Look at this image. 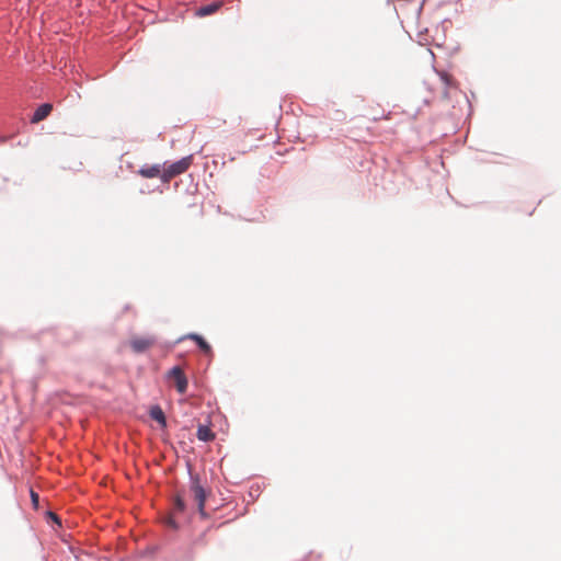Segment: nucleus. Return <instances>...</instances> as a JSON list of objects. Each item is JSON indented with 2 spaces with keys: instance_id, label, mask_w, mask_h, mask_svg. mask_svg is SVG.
<instances>
[{
  "instance_id": "8",
  "label": "nucleus",
  "mask_w": 561,
  "mask_h": 561,
  "mask_svg": "<svg viewBox=\"0 0 561 561\" xmlns=\"http://www.w3.org/2000/svg\"><path fill=\"white\" fill-rule=\"evenodd\" d=\"M221 7V2H214L207 5H203L197 9L196 14L198 16H207L215 13Z\"/></svg>"
},
{
  "instance_id": "7",
  "label": "nucleus",
  "mask_w": 561,
  "mask_h": 561,
  "mask_svg": "<svg viewBox=\"0 0 561 561\" xmlns=\"http://www.w3.org/2000/svg\"><path fill=\"white\" fill-rule=\"evenodd\" d=\"M196 436L202 442H211L215 439L214 432L206 425H198Z\"/></svg>"
},
{
  "instance_id": "10",
  "label": "nucleus",
  "mask_w": 561,
  "mask_h": 561,
  "mask_svg": "<svg viewBox=\"0 0 561 561\" xmlns=\"http://www.w3.org/2000/svg\"><path fill=\"white\" fill-rule=\"evenodd\" d=\"M150 416L157 421L158 423H160L162 426H165L167 424V420H165V415L163 413V411L161 410L160 407H153L151 410H150Z\"/></svg>"
},
{
  "instance_id": "6",
  "label": "nucleus",
  "mask_w": 561,
  "mask_h": 561,
  "mask_svg": "<svg viewBox=\"0 0 561 561\" xmlns=\"http://www.w3.org/2000/svg\"><path fill=\"white\" fill-rule=\"evenodd\" d=\"M138 173L146 179L160 178L162 174V169L159 164L153 165H145L142 167Z\"/></svg>"
},
{
  "instance_id": "2",
  "label": "nucleus",
  "mask_w": 561,
  "mask_h": 561,
  "mask_svg": "<svg viewBox=\"0 0 561 561\" xmlns=\"http://www.w3.org/2000/svg\"><path fill=\"white\" fill-rule=\"evenodd\" d=\"M157 342L153 335L134 336L129 341V345L135 353H144L151 348Z\"/></svg>"
},
{
  "instance_id": "5",
  "label": "nucleus",
  "mask_w": 561,
  "mask_h": 561,
  "mask_svg": "<svg viewBox=\"0 0 561 561\" xmlns=\"http://www.w3.org/2000/svg\"><path fill=\"white\" fill-rule=\"evenodd\" d=\"M53 111V105L50 103H44L41 106L37 107V110L34 112L31 123L37 124L42 121H44Z\"/></svg>"
},
{
  "instance_id": "9",
  "label": "nucleus",
  "mask_w": 561,
  "mask_h": 561,
  "mask_svg": "<svg viewBox=\"0 0 561 561\" xmlns=\"http://www.w3.org/2000/svg\"><path fill=\"white\" fill-rule=\"evenodd\" d=\"M188 339L195 341L204 353L208 354L211 352L210 345L201 335L193 333L188 335Z\"/></svg>"
},
{
  "instance_id": "12",
  "label": "nucleus",
  "mask_w": 561,
  "mask_h": 561,
  "mask_svg": "<svg viewBox=\"0 0 561 561\" xmlns=\"http://www.w3.org/2000/svg\"><path fill=\"white\" fill-rule=\"evenodd\" d=\"M31 499H32V503H33L34 507H37L38 506V494L36 492H34L33 490H31Z\"/></svg>"
},
{
  "instance_id": "1",
  "label": "nucleus",
  "mask_w": 561,
  "mask_h": 561,
  "mask_svg": "<svg viewBox=\"0 0 561 561\" xmlns=\"http://www.w3.org/2000/svg\"><path fill=\"white\" fill-rule=\"evenodd\" d=\"M193 156H187L162 169L161 181L169 183L173 178L184 173L192 164Z\"/></svg>"
},
{
  "instance_id": "3",
  "label": "nucleus",
  "mask_w": 561,
  "mask_h": 561,
  "mask_svg": "<svg viewBox=\"0 0 561 561\" xmlns=\"http://www.w3.org/2000/svg\"><path fill=\"white\" fill-rule=\"evenodd\" d=\"M168 376L170 379H172L174 381L178 392H180L182 394L186 392L188 382H187V378L181 367H179V366L173 367L169 371Z\"/></svg>"
},
{
  "instance_id": "11",
  "label": "nucleus",
  "mask_w": 561,
  "mask_h": 561,
  "mask_svg": "<svg viewBox=\"0 0 561 561\" xmlns=\"http://www.w3.org/2000/svg\"><path fill=\"white\" fill-rule=\"evenodd\" d=\"M174 508H175L176 511H179V512H183V511H184V508H185V503H184L183 499H182L180 495H178V496L175 497V501H174Z\"/></svg>"
},
{
  "instance_id": "4",
  "label": "nucleus",
  "mask_w": 561,
  "mask_h": 561,
  "mask_svg": "<svg viewBox=\"0 0 561 561\" xmlns=\"http://www.w3.org/2000/svg\"><path fill=\"white\" fill-rule=\"evenodd\" d=\"M194 500L197 503V508L199 513L205 516V501H206V493L204 488L201 485L199 481L197 479L193 480L192 488H191Z\"/></svg>"
}]
</instances>
